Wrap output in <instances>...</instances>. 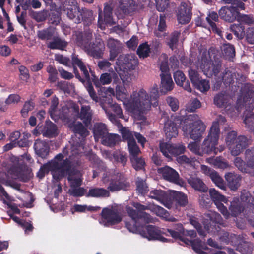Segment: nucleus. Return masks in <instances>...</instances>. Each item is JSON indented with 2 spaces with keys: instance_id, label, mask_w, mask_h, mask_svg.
Masks as SVG:
<instances>
[{
  "instance_id": "nucleus-21",
  "label": "nucleus",
  "mask_w": 254,
  "mask_h": 254,
  "mask_svg": "<svg viewBox=\"0 0 254 254\" xmlns=\"http://www.w3.org/2000/svg\"><path fill=\"white\" fill-rule=\"evenodd\" d=\"M191 18V8L188 2H182L177 12V19L179 23H189Z\"/></svg>"
},
{
  "instance_id": "nucleus-19",
  "label": "nucleus",
  "mask_w": 254,
  "mask_h": 254,
  "mask_svg": "<svg viewBox=\"0 0 254 254\" xmlns=\"http://www.w3.org/2000/svg\"><path fill=\"white\" fill-rule=\"evenodd\" d=\"M75 23L83 22L85 27L89 26L94 20L93 11L86 8H80L77 11L75 18L72 19Z\"/></svg>"
},
{
  "instance_id": "nucleus-48",
  "label": "nucleus",
  "mask_w": 254,
  "mask_h": 254,
  "mask_svg": "<svg viewBox=\"0 0 254 254\" xmlns=\"http://www.w3.org/2000/svg\"><path fill=\"white\" fill-rule=\"evenodd\" d=\"M72 127L74 133L80 134L83 137H85L89 134V131L79 122L75 123Z\"/></svg>"
},
{
  "instance_id": "nucleus-50",
  "label": "nucleus",
  "mask_w": 254,
  "mask_h": 254,
  "mask_svg": "<svg viewBox=\"0 0 254 254\" xmlns=\"http://www.w3.org/2000/svg\"><path fill=\"white\" fill-rule=\"evenodd\" d=\"M210 163L215 168L220 169H225L229 167L228 162L225 159L221 157L210 159Z\"/></svg>"
},
{
  "instance_id": "nucleus-44",
  "label": "nucleus",
  "mask_w": 254,
  "mask_h": 254,
  "mask_svg": "<svg viewBox=\"0 0 254 254\" xmlns=\"http://www.w3.org/2000/svg\"><path fill=\"white\" fill-rule=\"evenodd\" d=\"M180 34V32L175 31L170 34L166 40L167 44L172 50L177 47Z\"/></svg>"
},
{
  "instance_id": "nucleus-12",
  "label": "nucleus",
  "mask_w": 254,
  "mask_h": 254,
  "mask_svg": "<svg viewBox=\"0 0 254 254\" xmlns=\"http://www.w3.org/2000/svg\"><path fill=\"white\" fill-rule=\"evenodd\" d=\"M199 66L203 73L208 77L213 76L219 77V72L221 69L222 63L221 61H215L214 63L206 54H202Z\"/></svg>"
},
{
  "instance_id": "nucleus-38",
  "label": "nucleus",
  "mask_w": 254,
  "mask_h": 254,
  "mask_svg": "<svg viewBox=\"0 0 254 254\" xmlns=\"http://www.w3.org/2000/svg\"><path fill=\"white\" fill-rule=\"evenodd\" d=\"M93 132L95 139L98 140L102 139L108 133V130L104 124L98 123L94 125Z\"/></svg>"
},
{
  "instance_id": "nucleus-30",
  "label": "nucleus",
  "mask_w": 254,
  "mask_h": 254,
  "mask_svg": "<svg viewBox=\"0 0 254 254\" xmlns=\"http://www.w3.org/2000/svg\"><path fill=\"white\" fill-rule=\"evenodd\" d=\"M161 77L160 91L165 94L173 88V82L170 74H160Z\"/></svg>"
},
{
  "instance_id": "nucleus-35",
  "label": "nucleus",
  "mask_w": 254,
  "mask_h": 254,
  "mask_svg": "<svg viewBox=\"0 0 254 254\" xmlns=\"http://www.w3.org/2000/svg\"><path fill=\"white\" fill-rule=\"evenodd\" d=\"M52 41L47 42V47L51 49L64 50L67 45V42L54 35Z\"/></svg>"
},
{
  "instance_id": "nucleus-26",
  "label": "nucleus",
  "mask_w": 254,
  "mask_h": 254,
  "mask_svg": "<svg viewBox=\"0 0 254 254\" xmlns=\"http://www.w3.org/2000/svg\"><path fill=\"white\" fill-rule=\"evenodd\" d=\"M79 7L76 0H64L63 3L62 9L66 12L67 17L72 20L75 18V15Z\"/></svg>"
},
{
  "instance_id": "nucleus-63",
  "label": "nucleus",
  "mask_w": 254,
  "mask_h": 254,
  "mask_svg": "<svg viewBox=\"0 0 254 254\" xmlns=\"http://www.w3.org/2000/svg\"><path fill=\"white\" fill-rule=\"evenodd\" d=\"M113 157L115 161L121 163L123 166H125L127 161L126 154L121 151L115 152L113 154Z\"/></svg>"
},
{
  "instance_id": "nucleus-18",
  "label": "nucleus",
  "mask_w": 254,
  "mask_h": 254,
  "mask_svg": "<svg viewBox=\"0 0 254 254\" xmlns=\"http://www.w3.org/2000/svg\"><path fill=\"white\" fill-rule=\"evenodd\" d=\"M158 171L160 174H162L163 179L165 180L180 186L184 185L185 182L180 178L179 174L174 169L166 166L158 169Z\"/></svg>"
},
{
  "instance_id": "nucleus-52",
  "label": "nucleus",
  "mask_w": 254,
  "mask_h": 254,
  "mask_svg": "<svg viewBox=\"0 0 254 254\" xmlns=\"http://www.w3.org/2000/svg\"><path fill=\"white\" fill-rule=\"evenodd\" d=\"M229 209L231 212V216L234 217L237 216L243 210V208L239 201L232 202Z\"/></svg>"
},
{
  "instance_id": "nucleus-58",
  "label": "nucleus",
  "mask_w": 254,
  "mask_h": 254,
  "mask_svg": "<svg viewBox=\"0 0 254 254\" xmlns=\"http://www.w3.org/2000/svg\"><path fill=\"white\" fill-rule=\"evenodd\" d=\"M136 190L141 194H145L148 190V186L142 179L137 178L136 182Z\"/></svg>"
},
{
  "instance_id": "nucleus-33",
  "label": "nucleus",
  "mask_w": 254,
  "mask_h": 254,
  "mask_svg": "<svg viewBox=\"0 0 254 254\" xmlns=\"http://www.w3.org/2000/svg\"><path fill=\"white\" fill-rule=\"evenodd\" d=\"M128 93L126 89L121 86H117L116 88V96L118 100L123 102V103L127 110L132 113V111L129 110L127 107L126 103H127L132 99V94L129 99H127Z\"/></svg>"
},
{
  "instance_id": "nucleus-22",
  "label": "nucleus",
  "mask_w": 254,
  "mask_h": 254,
  "mask_svg": "<svg viewBox=\"0 0 254 254\" xmlns=\"http://www.w3.org/2000/svg\"><path fill=\"white\" fill-rule=\"evenodd\" d=\"M201 168L204 173L208 176L217 186L222 190H226V186L223 178L216 171L205 165H202Z\"/></svg>"
},
{
  "instance_id": "nucleus-34",
  "label": "nucleus",
  "mask_w": 254,
  "mask_h": 254,
  "mask_svg": "<svg viewBox=\"0 0 254 254\" xmlns=\"http://www.w3.org/2000/svg\"><path fill=\"white\" fill-rule=\"evenodd\" d=\"M230 97L225 92H220L214 97V104L218 107H226L230 104Z\"/></svg>"
},
{
  "instance_id": "nucleus-51",
  "label": "nucleus",
  "mask_w": 254,
  "mask_h": 254,
  "mask_svg": "<svg viewBox=\"0 0 254 254\" xmlns=\"http://www.w3.org/2000/svg\"><path fill=\"white\" fill-rule=\"evenodd\" d=\"M149 197L162 202L166 197V194L161 190H154L150 192Z\"/></svg>"
},
{
  "instance_id": "nucleus-24",
  "label": "nucleus",
  "mask_w": 254,
  "mask_h": 254,
  "mask_svg": "<svg viewBox=\"0 0 254 254\" xmlns=\"http://www.w3.org/2000/svg\"><path fill=\"white\" fill-rule=\"evenodd\" d=\"M107 46L109 49L110 61H113L120 54L123 48V45L120 41L112 38H109L107 41Z\"/></svg>"
},
{
  "instance_id": "nucleus-32",
  "label": "nucleus",
  "mask_w": 254,
  "mask_h": 254,
  "mask_svg": "<svg viewBox=\"0 0 254 254\" xmlns=\"http://www.w3.org/2000/svg\"><path fill=\"white\" fill-rule=\"evenodd\" d=\"M206 20L209 24L212 31L219 35L220 36H223V34L220 30V28L217 27L216 24L213 22V20L215 22H217L219 20L218 15L215 11H210L209 14L206 17Z\"/></svg>"
},
{
  "instance_id": "nucleus-60",
  "label": "nucleus",
  "mask_w": 254,
  "mask_h": 254,
  "mask_svg": "<svg viewBox=\"0 0 254 254\" xmlns=\"http://www.w3.org/2000/svg\"><path fill=\"white\" fill-rule=\"evenodd\" d=\"M130 160L133 168L137 170L142 169L145 164V162L143 159L138 157V156L133 157H130Z\"/></svg>"
},
{
  "instance_id": "nucleus-17",
  "label": "nucleus",
  "mask_w": 254,
  "mask_h": 254,
  "mask_svg": "<svg viewBox=\"0 0 254 254\" xmlns=\"http://www.w3.org/2000/svg\"><path fill=\"white\" fill-rule=\"evenodd\" d=\"M75 43L84 50L92 44V31L85 28L83 32H76L73 35Z\"/></svg>"
},
{
  "instance_id": "nucleus-20",
  "label": "nucleus",
  "mask_w": 254,
  "mask_h": 254,
  "mask_svg": "<svg viewBox=\"0 0 254 254\" xmlns=\"http://www.w3.org/2000/svg\"><path fill=\"white\" fill-rule=\"evenodd\" d=\"M117 64L125 69L133 70L138 64V59L134 55H121L118 57Z\"/></svg>"
},
{
  "instance_id": "nucleus-43",
  "label": "nucleus",
  "mask_w": 254,
  "mask_h": 254,
  "mask_svg": "<svg viewBox=\"0 0 254 254\" xmlns=\"http://www.w3.org/2000/svg\"><path fill=\"white\" fill-rule=\"evenodd\" d=\"M92 81L97 87H100L101 84L102 85H106L110 83L112 81L111 75L108 73H105L101 74L100 81L98 80L95 76H93L92 79Z\"/></svg>"
},
{
  "instance_id": "nucleus-7",
  "label": "nucleus",
  "mask_w": 254,
  "mask_h": 254,
  "mask_svg": "<svg viewBox=\"0 0 254 254\" xmlns=\"http://www.w3.org/2000/svg\"><path fill=\"white\" fill-rule=\"evenodd\" d=\"M242 90V94L245 95L244 101L246 104L248 102L250 105L249 109H246L244 113L245 116L244 122L247 128L250 131H254V113H253V110L254 108V92L249 84L245 85Z\"/></svg>"
},
{
  "instance_id": "nucleus-37",
  "label": "nucleus",
  "mask_w": 254,
  "mask_h": 254,
  "mask_svg": "<svg viewBox=\"0 0 254 254\" xmlns=\"http://www.w3.org/2000/svg\"><path fill=\"white\" fill-rule=\"evenodd\" d=\"M100 45V42L97 44L92 43L85 51L87 52L88 55L95 58H101L103 56V50L99 46Z\"/></svg>"
},
{
  "instance_id": "nucleus-40",
  "label": "nucleus",
  "mask_w": 254,
  "mask_h": 254,
  "mask_svg": "<svg viewBox=\"0 0 254 254\" xmlns=\"http://www.w3.org/2000/svg\"><path fill=\"white\" fill-rule=\"evenodd\" d=\"M88 196L93 197H106L110 196V192L103 188H94L89 190Z\"/></svg>"
},
{
  "instance_id": "nucleus-41",
  "label": "nucleus",
  "mask_w": 254,
  "mask_h": 254,
  "mask_svg": "<svg viewBox=\"0 0 254 254\" xmlns=\"http://www.w3.org/2000/svg\"><path fill=\"white\" fill-rule=\"evenodd\" d=\"M120 139V136L119 135L107 133L102 139V143L103 145L112 147L115 145Z\"/></svg>"
},
{
  "instance_id": "nucleus-15",
  "label": "nucleus",
  "mask_w": 254,
  "mask_h": 254,
  "mask_svg": "<svg viewBox=\"0 0 254 254\" xmlns=\"http://www.w3.org/2000/svg\"><path fill=\"white\" fill-rule=\"evenodd\" d=\"M79 68L81 71L82 72L85 80H84L80 76L77 68L74 67V73L75 74V77L78 79L82 83L85 84L86 89L92 100L96 102H98L99 99L97 96L96 92L93 88V87L92 85L90 75L86 67L84 65L80 67Z\"/></svg>"
},
{
  "instance_id": "nucleus-28",
  "label": "nucleus",
  "mask_w": 254,
  "mask_h": 254,
  "mask_svg": "<svg viewBox=\"0 0 254 254\" xmlns=\"http://www.w3.org/2000/svg\"><path fill=\"white\" fill-rule=\"evenodd\" d=\"M34 148L37 155L42 158H45L49 153L50 147L45 141L38 139L35 140Z\"/></svg>"
},
{
  "instance_id": "nucleus-64",
  "label": "nucleus",
  "mask_w": 254,
  "mask_h": 254,
  "mask_svg": "<svg viewBox=\"0 0 254 254\" xmlns=\"http://www.w3.org/2000/svg\"><path fill=\"white\" fill-rule=\"evenodd\" d=\"M174 78L176 84L179 86H183L184 82L186 80L184 74L180 70H178L174 73Z\"/></svg>"
},
{
  "instance_id": "nucleus-54",
  "label": "nucleus",
  "mask_w": 254,
  "mask_h": 254,
  "mask_svg": "<svg viewBox=\"0 0 254 254\" xmlns=\"http://www.w3.org/2000/svg\"><path fill=\"white\" fill-rule=\"evenodd\" d=\"M222 53L226 59H230L235 56L234 46L231 44H225L223 46Z\"/></svg>"
},
{
  "instance_id": "nucleus-53",
  "label": "nucleus",
  "mask_w": 254,
  "mask_h": 254,
  "mask_svg": "<svg viewBox=\"0 0 254 254\" xmlns=\"http://www.w3.org/2000/svg\"><path fill=\"white\" fill-rule=\"evenodd\" d=\"M230 29L237 38L242 39L245 35V27L241 24H233Z\"/></svg>"
},
{
  "instance_id": "nucleus-29",
  "label": "nucleus",
  "mask_w": 254,
  "mask_h": 254,
  "mask_svg": "<svg viewBox=\"0 0 254 254\" xmlns=\"http://www.w3.org/2000/svg\"><path fill=\"white\" fill-rule=\"evenodd\" d=\"M225 179L231 190H235L240 186L242 177L234 172H228L225 174Z\"/></svg>"
},
{
  "instance_id": "nucleus-6",
  "label": "nucleus",
  "mask_w": 254,
  "mask_h": 254,
  "mask_svg": "<svg viewBox=\"0 0 254 254\" xmlns=\"http://www.w3.org/2000/svg\"><path fill=\"white\" fill-rule=\"evenodd\" d=\"M225 140L229 150L233 156L239 155L251 143L250 139L244 135H240L237 137V132L233 130L227 133Z\"/></svg>"
},
{
  "instance_id": "nucleus-57",
  "label": "nucleus",
  "mask_w": 254,
  "mask_h": 254,
  "mask_svg": "<svg viewBox=\"0 0 254 254\" xmlns=\"http://www.w3.org/2000/svg\"><path fill=\"white\" fill-rule=\"evenodd\" d=\"M159 147L163 154L167 158H170L172 155L173 145L166 142H160Z\"/></svg>"
},
{
  "instance_id": "nucleus-61",
  "label": "nucleus",
  "mask_w": 254,
  "mask_h": 254,
  "mask_svg": "<svg viewBox=\"0 0 254 254\" xmlns=\"http://www.w3.org/2000/svg\"><path fill=\"white\" fill-rule=\"evenodd\" d=\"M162 61L160 66V69L161 71L160 74H167L169 73V67L168 65V57L166 54H163L161 56Z\"/></svg>"
},
{
  "instance_id": "nucleus-42",
  "label": "nucleus",
  "mask_w": 254,
  "mask_h": 254,
  "mask_svg": "<svg viewBox=\"0 0 254 254\" xmlns=\"http://www.w3.org/2000/svg\"><path fill=\"white\" fill-rule=\"evenodd\" d=\"M234 164L242 172L248 173L254 177V170H251L248 166L247 164H246L245 162L241 158L236 157L234 160Z\"/></svg>"
},
{
  "instance_id": "nucleus-14",
  "label": "nucleus",
  "mask_w": 254,
  "mask_h": 254,
  "mask_svg": "<svg viewBox=\"0 0 254 254\" xmlns=\"http://www.w3.org/2000/svg\"><path fill=\"white\" fill-rule=\"evenodd\" d=\"M112 3H106L104 4L103 14L100 9L99 11L98 26L102 30H104L106 26L115 24L112 16L113 6Z\"/></svg>"
},
{
  "instance_id": "nucleus-62",
  "label": "nucleus",
  "mask_w": 254,
  "mask_h": 254,
  "mask_svg": "<svg viewBox=\"0 0 254 254\" xmlns=\"http://www.w3.org/2000/svg\"><path fill=\"white\" fill-rule=\"evenodd\" d=\"M150 48L146 43H143L139 45L137 50V53L140 57H147L149 55Z\"/></svg>"
},
{
  "instance_id": "nucleus-9",
  "label": "nucleus",
  "mask_w": 254,
  "mask_h": 254,
  "mask_svg": "<svg viewBox=\"0 0 254 254\" xmlns=\"http://www.w3.org/2000/svg\"><path fill=\"white\" fill-rule=\"evenodd\" d=\"M69 113L67 114L65 112V115H64V118L69 121L75 120L76 118H80L83 121V122L86 127L90 124L92 119L93 112L91 109V107L89 105H82L81 107L80 112H79V108L77 106H74L71 110L66 109Z\"/></svg>"
},
{
  "instance_id": "nucleus-45",
  "label": "nucleus",
  "mask_w": 254,
  "mask_h": 254,
  "mask_svg": "<svg viewBox=\"0 0 254 254\" xmlns=\"http://www.w3.org/2000/svg\"><path fill=\"white\" fill-rule=\"evenodd\" d=\"M219 239L220 241L226 243L231 242L236 243L237 240V236L234 234H230L228 232L222 231L219 233Z\"/></svg>"
},
{
  "instance_id": "nucleus-2",
  "label": "nucleus",
  "mask_w": 254,
  "mask_h": 254,
  "mask_svg": "<svg viewBox=\"0 0 254 254\" xmlns=\"http://www.w3.org/2000/svg\"><path fill=\"white\" fill-rule=\"evenodd\" d=\"M158 97V86L154 84L151 89L149 95L143 89L134 91L132 94L131 100L126 103V105L132 113L140 115L149 111L152 105L157 106Z\"/></svg>"
},
{
  "instance_id": "nucleus-13",
  "label": "nucleus",
  "mask_w": 254,
  "mask_h": 254,
  "mask_svg": "<svg viewBox=\"0 0 254 254\" xmlns=\"http://www.w3.org/2000/svg\"><path fill=\"white\" fill-rule=\"evenodd\" d=\"M101 216L100 223L106 226L117 224L122 220V215L120 211L115 207L103 208Z\"/></svg>"
},
{
  "instance_id": "nucleus-11",
  "label": "nucleus",
  "mask_w": 254,
  "mask_h": 254,
  "mask_svg": "<svg viewBox=\"0 0 254 254\" xmlns=\"http://www.w3.org/2000/svg\"><path fill=\"white\" fill-rule=\"evenodd\" d=\"M220 129L216 123L212 125L206 138L201 145V151L204 154H216V146L219 138Z\"/></svg>"
},
{
  "instance_id": "nucleus-39",
  "label": "nucleus",
  "mask_w": 254,
  "mask_h": 254,
  "mask_svg": "<svg viewBox=\"0 0 254 254\" xmlns=\"http://www.w3.org/2000/svg\"><path fill=\"white\" fill-rule=\"evenodd\" d=\"M165 15L164 14H160L159 23L158 28L155 30L154 33L155 36L159 38L164 37L166 35L165 32L166 25L165 22Z\"/></svg>"
},
{
  "instance_id": "nucleus-36",
  "label": "nucleus",
  "mask_w": 254,
  "mask_h": 254,
  "mask_svg": "<svg viewBox=\"0 0 254 254\" xmlns=\"http://www.w3.org/2000/svg\"><path fill=\"white\" fill-rule=\"evenodd\" d=\"M188 182L193 188L198 191L206 192L208 190L206 185L198 177H191L188 179Z\"/></svg>"
},
{
  "instance_id": "nucleus-23",
  "label": "nucleus",
  "mask_w": 254,
  "mask_h": 254,
  "mask_svg": "<svg viewBox=\"0 0 254 254\" xmlns=\"http://www.w3.org/2000/svg\"><path fill=\"white\" fill-rule=\"evenodd\" d=\"M39 133L44 137L53 138L58 135L57 127L53 122L48 120L46 121L43 127H37Z\"/></svg>"
},
{
  "instance_id": "nucleus-55",
  "label": "nucleus",
  "mask_w": 254,
  "mask_h": 254,
  "mask_svg": "<svg viewBox=\"0 0 254 254\" xmlns=\"http://www.w3.org/2000/svg\"><path fill=\"white\" fill-rule=\"evenodd\" d=\"M209 194L212 200L214 202L215 205L217 202H225L226 198L224 196L221 194L215 189H210L209 191Z\"/></svg>"
},
{
  "instance_id": "nucleus-56",
  "label": "nucleus",
  "mask_w": 254,
  "mask_h": 254,
  "mask_svg": "<svg viewBox=\"0 0 254 254\" xmlns=\"http://www.w3.org/2000/svg\"><path fill=\"white\" fill-rule=\"evenodd\" d=\"M234 76L235 75L227 68L218 78L221 79L225 84H230L233 81Z\"/></svg>"
},
{
  "instance_id": "nucleus-5",
  "label": "nucleus",
  "mask_w": 254,
  "mask_h": 254,
  "mask_svg": "<svg viewBox=\"0 0 254 254\" xmlns=\"http://www.w3.org/2000/svg\"><path fill=\"white\" fill-rule=\"evenodd\" d=\"M133 206L137 210L133 209L129 206H126V210L132 220L131 224L139 225L141 223H149L153 221V218L144 210L151 211L152 206L150 204L147 205L141 204L139 203H134Z\"/></svg>"
},
{
  "instance_id": "nucleus-1",
  "label": "nucleus",
  "mask_w": 254,
  "mask_h": 254,
  "mask_svg": "<svg viewBox=\"0 0 254 254\" xmlns=\"http://www.w3.org/2000/svg\"><path fill=\"white\" fill-rule=\"evenodd\" d=\"M82 147L78 143L70 145L69 158L63 160L59 163L53 161L50 163V166L54 170L53 178L57 180L61 178L68 175V181L71 188H77L81 184V174L77 169L80 166L81 162L80 157L82 153Z\"/></svg>"
},
{
  "instance_id": "nucleus-59",
  "label": "nucleus",
  "mask_w": 254,
  "mask_h": 254,
  "mask_svg": "<svg viewBox=\"0 0 254 254\" xmlns=\"http://www.w3.org/2000/svg\"><path fill=\"white\" fill-rule=\"evenodd\" d=\"M130 157H136L140 153V150L137 146L135 140L130 141L128 144Z\"/></svg>"
},
{
  "instance_id": "nucleus-25",
  "label": "nucleus",
  "mask_w": 254,
  "mask_h": 254,
  "mask_svg": "<svg viewBox=\"0 0 254 254\" xmlns=\"http://www.w3.org/2000/svg\"><path fill=\"white\" fill-rule=\"evenodd\" d=\"M219 15L223 20L232 22L237 16V9L233 6H223L218 11Z\"/></svg>"
},
{
  "instance_id": "nucleus-4",
  "label": "nucleus",
  "mask_w": 254,
  "mask_h": 254,
  "mask_svg": "<svg viewBox=\"0 0 254 254\" xmlns=\"http://www.w3.org/2000/svg\"><path fill=\"white\" fill-rule=\"evenodd\" d=\"M167 230L173 238L180 240L187 245H190L195 253L199 254H206L205 253H203V251L207 250L209 248L201 240L196 239L192 241L187 238H182L185 229L182 224H176L174 225L173 229H167Z\"/></svg>"
},
{
  "instance_id": "nucleus-16",
  "label": "nucleus",
  "mask_w": 254,
  "mask_h": 254,
  "mask_svg": "<svg viewBox=\"0 0 254 254\" xmlns=\"http://www.w3.org/2000/svg\"><path fill=\"white\" fill-rule=\"evenodd\" d=\"M119 3V7L116 11L118 18L132 15L137 8V5L133 0H120Z\"/></svg>"
},
{
  "instance_id": "nucleus-8",
  "label": "nucleus",
  "mask_w": 254,
  "mask_h": 254,
  "mask_svg": "<svg viewBox=\"0 0 254 254\" xmlns=\"http://www.w3.org/2000/svg\"><path fill=\"white\" fill-rule=\"evenodd\" d=\"M126 228L131 232L139 233L141 236L149 240H158L165 242L166 239L161 235L162 232L157 227L153 225H148L143 230H140L139 225L135 224H131L130 222H126Z\"/></svg>"
},
{
  "instance_id": "nucleus-47",
  "label": "nucleus",
  "mask_w": 254,
  "mask_h": 254,
  "mask_svg": "<svg viewBox=\"0 0 254 254\" xmlns=\"http://www.w3.org/2000/svg\"><path fill=\"white\" fill-rule=\"evenodd\" d=\"M245 159L248 166L254 170V148L247 149L245 153Z\"/></svg>"
},
{
  "instance_id": "nucleus-46",
  "label": "nucleus",
  "mask_w": 254,
  "mask_h": 254,
  "mask_svg": "<svg viewBox=\"0 0 254 254\" xmlns=\"http://www.w3.org/2000/svg\"><path fill=\"white\" fill-rule=\"evenodd\" d=\"M131 70L128 69L124 70L120 69L119 71L116 70L124 84H127L132 81L133 75Z\"/></svg>"
},
{
  "instance_id": "nucleus-31",
  "label": "nucleus",
  "mask_w": 254,
  "mask_h": 254,
  "mask_svg": "<svg viewBox=\"0 0 254 254\" xmlns=\"http://www.w3.org/2000/svg\"><path fill=\"white\" fill-rule=\"evenodd\" d=\"M164 131L167 138L176 137L178 134L175 123L171 120H167L164 124Z\"/></svg>"
},
{
  "instance_id": "nucleus-27",
  "label": "nucleus",
  "mask_w": 254,
  "mask_h": 254,
  "mask_svg": "<svg viewBox=\"0 0 254 254\" xmlns=\"http://www.w3.org/2000/svg\"><path fill=\"white\" fill-rule=\"evenodd\" d=\"M15 179H18L23 182H27L32 177L30 169L26 166L14 167L13 169Z\"/></svg>"
},
{
  "instance_id": "nucleus-49",
  "label": "nucleus",
  "mask_w": 254,
  "mask_h": 254,
  "mask_svg": "<svg viewBox=\"0 0 254 254\" xmlns=\"http://www.w3.org/2000/svg\"><path fill=\"white\" fill-rule=\"evenodd\" d=\"M55 35V31L51 28H47L41 31H38L37 36L38 38L42 40H52Z\"/></svg>"
},
{
  "instance_id": "nucleus-10",
  "label": "nucleus",
  "mask_w": 254,
  "mask_h": 254,
  "mask_svg": "<svg viewBox=\"0 0 254 254\" xmlns=\"http://www.w3.org/2000/svg\"><path fill=\"white\" fill-rule=\"evenodd\" d=\"M102 181L105 184L110 181L108 189L112 192L121 190H126L130 187L129 183L121 174L111 175L110 173H104Z\"/></svg>"
},
{
  "instance_id": "nucleus-3",
  "label": "nucleus",
  "mask_w": 254,
  "mask_h": 254,
  "mask_svg": "<svg viewBox=\"0 0 254 254\" xmlns=\"http://www.w3.org/2000/svg\"><path fill=\"white\" fill-rule=\"evenodd\" d=\"M183 127L184 135L190 137L195 141H200L202 138L206 128V126L196 114L188 116Z\"/></svg>"
}]
</instances>
